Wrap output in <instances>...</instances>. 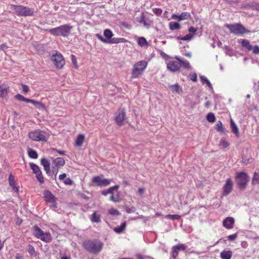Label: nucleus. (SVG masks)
Listing matches in <instances>:
<instances>
[{"mask_svg": "<svg viewBox=\"0 0 259 259\" xmlns=\"http://www.w3.org/2000/svg\"><path fill=\"white\" fill-rule=\"evenodd\" d=\"M104 244L98 239H87L83 241L82 246L91 253L97 254L103 249Z\"/></svg>", "mask_w": 259, "mask_h": 259, "instance_id": "obj_1", "label": "nucleus"}, {"mask_svg": "<svg viewBox=\"0 0 259 259\" xmlns=\"http://www.w3.org/2000/svg\"><path fill=\"white\" fill-rule=\"evenodd\" d=\"M72 28V26L69 24H63L52 29H48L46 31L54 36L67 37L69 35Z\"/></svg>", "mask_w": 259, "mask_h": 259, "instance_id": "obj_2", "label": "nucleus"}, {"mask_svg": "<svg viewBox=\"0 0 259 259\" xmlns=\"http://www.w3.org/2000/svg\"><path fill=\"white\" fill-rule=\"evenodd\" d=\"M32 234L34 237L45 243H50L53 240L52 235L50 232H45L41 229L35 225L32 227Z\"/></svg>", "mask_w": 259, "mask_h": 259, "instance_id": "obj_3", "label": "nucleus"}, {"mask_svg": "<svg viewBox=\"0 0 259 259\" xmlns=\"http://www.w3.org/2000/svg\"><path fill=\"white\" fill-rule=\"evenodd\" d=\"M11 7L15 11L16 14L21 17H31L34 15L35 10L23 5H12Z\"/></svg>", "mask_w": 259, "mask_h": 259, "instance_id": "obj_4", "label": "nucleus"}, {"mask_svg": "<svg viewBox=\"0 0 259 259\" xmlns=\"http://www.w3.org/2000/svg\"><path fill=\"white\" fill-rule=\"evenodd\" d=\"M225 27L230 30L231 33L236 35H240L247 33H250V31L244 27L241 23H235L232 24H226Z\"/></svg>", "mask_w": 259, "mask_h": 259, "instance_id": "obj_5", "label": "nucleus"}, {"mask_svg": "<svg viewBox=\"0 0 259 259\" xmlns=\"http://www.w3.org/2000/svg\"><path fill=\"white\" fill-rule=\"evenodd\" d=\"M147 66V62L145 60L138 61L133 66L132 72V77L133 78H137L139 76L143 74Z\"/></svg>", "mask_w": 259, "mask_h": 259, "instance_id": "obj_6", "label": "nucleus"}, {"mask_svg": "<svg viewBox=\"0 0 259 259\" xmlns=\"http://www.w3.org/2000/svg\"><path fill=\"white\" fill-rule=\"evenodd\" d=\"M28 136L30 139L34 141L47 142L49 134L45 131L37 130L29 133Z\"/></svg>", "mask_w": 259, "mask_h": 259, "instance_id": "obj_7", "label": "nucleus"}, {"mask_svg": "<svg viewBox=\"0 0 259 259\" xmlns=\"http://www.w3.org/2000/svg\"><path fill=\"white\" fill-rule=\"evenodd\" d=\"M249 177L246 173L240 172L236 174V182L239 188L244 190L249 182Z\"/></svg>", "mask_w": 259, "mask_h": 259, "instance_id": "obj_8", "label": "nucleus"}, {"mask_svg": "<svg viewBox=\"0 0 259 259\" xmlns=\"http://www.w3.org/2000/svg\"><path fill=\"white\" fill-rule=\"evenodd\" d=\"M52 61L58 69L62 68L65 64L63 56L60 53H56L55 55H52Z\"/></svg>", "mask_w": 259, "mask_h": 259, "instance_id": "obj_9", "label": "nucleus"}, {"mask_svg": "<svg viewBox=\"0 0 259 259\" xmlns=\"http://www.w3.org/2000/svg\"><path fill=\"white\" fill-rule=\"evenodd\" d=\"M29 166L32 171V172L36 176V180L40 184H44L45 180L42 176V171L40 170L39 166L34 163H29Z\"/></svg>", "mask_w": 259, "mask_h": 259, "instance_id": "obj_10", "label": "nucleus"}, {"mask_svg": "<svg viewBox=\"0 0 259 259\" xmlns=\"http://www.w3.org/2000/svg\"><path fill=\"white\" fill-rule=\"evenodd\" d=\"M15 98L18 101H23L26 103H30L39 109H44V106L42 104H41L40 102H37L34 100L27 99L21 94H18L16 95Z\"/></svg>", "mask_w": 259, "mask_h": 259, "instance_id": "obj_11", "label": "nucleus"}, {"mask_svg": "<svg viewBox=\"0 0 259 259\" xmlns=\"http://www.w3.org/2000/svg\"><path fill=\"white\" fill-rule=\"evenodd\" d=\"M116 123L119 126L122 125L125 119V111L124 109H119L117 110L114 117Z\"/></svg>", "mask_w": 259, "mask_h": 259, "instance_id": "obj_12", "label": "nucleus"}, {"mask_svg": "<svg viewBox=\"0 0 259 259\" xmlns=\"http://www.w3.org/2000/svg\"><path fill=\"white\" fill-rule=\"evenodd\" d=\"M92 181L93 182L95 183L96 185L103 187L109 185L111 183V180L107 179H102L100 177L96 176L95 177H93Z\"/></svg>", "mask_w": 259, "mask_h": 259, "instance_id": "obj_13", "label": "nucleus"}, {"mask_svg": "<svg viewBox=\"0 0 259 259\" xmlns=\"http://www.w3.org/2000/svg\"><path fill=\"white\" fill-rule=\"evenodd\" d=\"M232 189L233 182L230 178H228L223 186V195L224 196H227L231 193Z\"/></svg>", "mask_w": 259, "mask_h": 259, "instance_id": "obj_14", "label": "nucleus"}, {"mask_svg": "<svg viewBox=\"0 0 259 259\" xmlns=\"http://www.w3.org/2000/svg\"><path fill=\"white\" fill-rule=\"evenodd\" d=\"M181 68L180 62L178 60L171 61L167 64V68L172 72H175L180 70Z\"/></svg>", "mask_w": 259, "mask_h": 259, "instance_id": "obj_15", "label": "nucleus"}, {"mask_svg": "<svg viewBox=\"0 0 259 259\" xmlns=\"http://www.w3.org/2000/svg\"><path fill=\"white\" fill-rule=\"evenodd\" d=\"M40 164L42 165L43 168H44L46 174H47L48 176L52 177L51 172L50 162L45 158H42L40 160Z\"/></svg>", "mask_w": 259, "mask_h": 259, "instance_id": "obj_16", "label": "nucleus"}, {"mask_svg": "<svg viewBox=\"0 0 259 259\" xmlns=\"http://www.w3.org/2000/svg\"><path fill=\"white\" fill-rule=\"evenodd\" d=\"M234 224V219L232 217H229L226 218L223 221V226L224 227L227 229H233Z\"/></svg>", "mask_w": 259, "mask_h": 259, "instance_id": "obj_17", "label": "nucleus"}, {"mask_svg": "<svg viewBox=\"0 0 259 259\" xmlns=\"http://www.w3.org/2000/svg\"><path fill=\"white\" fill-rule=\"evenodd\" d=\"M65 160L61 157L56 158L53 160V167L60 168L64 166Z\"/></svg>", "mask_w": 259, "mask_h": 259, "instance_id": "obj_18", "label": "nucleus"}, {"mask_svg": "<svg viewBox=\"0 0 259 259\" xmlns=\"http://www.w3.org/2000/svg\"><path fill=\"white\" fill-rule=\"evenodd\" d=\"M85 137L83 134H79L77 135L76 141H75L74 146L77 147H80L82 145L84 142Z\"/></svg>", "mask_w": 259, "mask_h": 259, "instance_id": "obj_19", "label": "nucleus"}, {"mask_svg": "<svg viewBox=\"0 0 259 259\" xmlns=\"http://www.w3.org/2000/svg\"><path fill=\"white\" fill-rule=\"evenodd\" d=\"M44 195L46 201L50 202H55V197L49 190H46L44 192Z\"/></svg>", "mask_w": 259, "mask_h": 259, "instance_id": "obj_20", "label": "nucleus"}, {"mask_svg": "<svg viewBox=\"0 0 259 259\" xmlns=\"http://www.w3.org/2000/svg\"><path fill=\"white\" fill-rule=\"evenodd\" d=\"M175 59L178 60V62H180L181 67L187 69H190L191 68L190 64L188 61L181 59L177 56L175 57Z\"/></svg>", "mask_w": 259, "mask_h": 259, "instance_id": "obj_21", "label": "nucleus"}, {"mask_svg": "<svg viewBox=\"0 0 259 259\" xmlns=\"http://www.w3.org/2000/svg\"><path fill=\"white\" fill-rule=\"evenodd\" d=\"M232 255L233 252L230 250H223L220 253L222 259H231Z\"/></svg>", "mask_w": 259, "mask_h": 259, "instance_id": "obj_22", "label": "nucleus"}, {"mask_svg": "<svg viewBox=\"0 0 259 259\" xmlns=\"http://www.w3.org/2000/svg\"><path fill=\"white\" fill-rule=\"evenodd\" d=\"M119 186L116 185L113 187H111L109 188V189L103 190L102 192H101V194H102L104 196H106L107 194H111L114 195L113 191L116 190L117 191L119 189Z\"/></svg>", "mask_w": 259, "mask_h": 259, "instance_id": "obj_23", "label": "nucleus"}, {"mask_svg": "<svg viewBox=\"0 0 259 259\" xmlns=\"http://www.w3.org/2000/svg\"><path fill=\"white\" fill-rule=\"evenodd\" d=\"M90 220L93 223H101V215L94 211L90 218Z\"/></svg>", "mask_w": 259, "mask_h": 259, "instance_id": "obj_24", "label": "nucleus"}, {"mask_svg": "<svg viewBox=\"0 0 259 259\" xmlns=\"http://www.w3.org/2000/svg\"><path fill=\"white\" fill-rule=\"evenodd\" d=\"M241 46L244 48L246 49L247 51H250L252 50V46L250 44L248 39H242Z\"/></svg>", "mask_w": 259, "mask_h": 259, "instance_id": "obj_25", "label": "nucleus"}, {"mask_svg": "<svg viewBox=\"0 0 259 259\" xmlns=\"http://www.w3.org/2000/svg\"><path fill=\"white\" fill-rule=\"evenodd\" d=\"M231 131H232V132L236 135V137H239V134L238 127H237L236 123L232 119H231Z\"/></svg>", "mask_w": 259, "mask_h": 259, "instance_id": "obj_26", "label": "nucleus"}, {"mask_svg": "<svg viewBox=\"0 0 259 259\" xmlns=\"http://www.w3.org/2000/svg\"><path fill=\"white\" fill-rule=\"evenodd\" d=\"M27 154L29 157L32 159H37V152L30 148L27 149Z\"/></svg>", "mask_w": 259, "mask_h": 259, "instance_id": "obj_27", "label": "nucleus"}, {"mask_svg": "<svg viewBox=\"0 0 259 259\" xmlns=\"http://www.w3.org/2000/svg\"><path fill=\"white\" fill-rule=\"evenodd\" d=\"M191 18V14L189 12H183L180 14L178 21H183L185 20H189Z\"/></svg>", "mask_w": 259, "mask_h": 259, "instance_id": "obj_28", "label": "nucleus"}, {"mask_svg": "<svg viewBox=\"0 0 259 259\" xmlns=\"http://www.w3.org/2000/svg\"><path fill=\"white\" fill-rule=\"evenodd\" d=\"M126 226V223L123 222L121 225H120L119 227H116L114 228V231H115L117 233H122L123 231H124L125 228Z\"/></svg>", "mask_w": 259, "mask_h": 259, "instance_id": "obj_29", "label": "nucleus"}, {"mask_svg": "<svg viewBox=\"0 0 259 259\" xmlns=\"http://www.w3.org/2000/svg\"><path fill=\"white\" fill-rule=\"evenodd\" d=\"M169 29L173 31L180 28V24L178 22H170L169 23Z\"/></svg>", "mask_w": 259, "mask_h": 259, "instance_id": "obj_30", "label": "nucleus"}, {"mask_svg": "<svg viewBox=\"0 0 259 259\" xmlns=\"http://www.w3.org/2000/svg\"><path fill=\"white\" fill-rule=\"evenodd\" d=\"M104 36L109 40L113 36V33H112L110 29H106L104 31Z\"/></svg>", "mask_w": 259, "mask_h": 259, "instance_id": "obj_31", "label": "nucleus"}, {"mask_svg": "<svg viewBox=\"0 0 259 259\" xmlns=\"http://www.w3.org/2000/svg\"><path fill=\"white\" fill-rule=\"evenodd\" d=\"M259 184V174L256 172L254 173L253 177L252 179V184L257 185Z\"/></svg>", "mask_w": 259, "mask_h": 259, "instance_id": "obj_32", "label": "nucleus"}, {"mask_svg": "<svg viewBox=\"0 0 259 259\" xmlns=\"http://www.w3.org/2000/svg\"><path fill=\"white\" fill-rule=\"evenodd\" d=\"M138 44L140 47H144L147 45L146 39L144 37H139Z\"/></svg>", "mask_w": 259, "mask_h": 259, "instance_id": "obj_33", "label": "nucleus"}, {"mask_svg": "<svg viewBox=\"0 0 259 259\" xmlns=\"http://www.w3.org/2000/svg\"><path fill=\"white\" fill-rule=\"evenodd\" d=\"M206 119L210 122H214L215 117L213 113L209 112L206 116Z\"/></svg>", "mask_w": 259, "mask_h": 259, "instance_id": "obj_34", "label": "nucleus"}, {"mask_svg": "<svg viewBox=\"0 0 259 259\" xmlns=\"http://www.w3.org/2000/svg\"><path fill=\"white\" fill-rule=\"evenodd\" d=\"M9 184L11 187L16 186V182L15 179H14V177L12 174H10L9 175Z\"/></svg>", "mask_w": 259, "mask_h": 259, "instance_id": "obj_35", "label": "nucleus"}, {"mask_svg": "<svg viewBox=\"0 0 259 259\" xmlns=\"http://www.w3.org/2000/svg\"><path fill=\"white\" fill-rule=\"evenodd\" d=\"M193 37V35L189 33L188 34L184 36H178V39L180 40H191V39Z\"/></svg>", "mask_w": 259, "mask_h": 259, "instance_id": "obj_36", "label": "nucleus"}, {"mask_svg": "<svg viewBox=\"0 0 259 259\" xmlns=\"http://www.w3.org/2000/svg\"><path fill=\"white\" fill-rule=\"evenodd\" d=\"M172 247L179 251H185L186 249L187 246L184 244H178L172 246Z\"/></svg>", "mask_w": 259, "mask_h": 259, "instance_id": "obj_37", "label": "nucleus"}, {"mask_svg": "<svg viewBox=\"0 0 259 259\" xmlns=\"http://www.w3.org/2000/svg\"><path fill=\"white\" fill-rule=\"evenodd\" d=\"M8 96V88H3L0 89V97L2 98H6Z\"/></svg>", "mask_w": 259, "mask_h": 259, "instance_id": "obj_38", "label": "nucleus"}, {"mask_svg": "<svg viewBox=\"0 0 259 259\" xmlns=\"http://www.w3.org/2000/svg\"><path fill=\"white\" fill-rule=\"evenodd\" d=\"M215 129L220 132L222 133L224 132L223 123L221 121H217V124H215Z\"/></svg>", "mask_w": 259, "mask_h": 259, "instance_id": "obj_39", "label": "nucleus"}, {"mask_svg": "<svg viewBox=\"0 0 259 259\" xmlns=\"http://www.w3.org/2000/svg\"><path fill=\"white\" fill-rule=\"evenodd\" d=\"M27 252H28L29 254H30L31 256H36V253L35 252L34 247L30 244H29L28 246V249H27Z\"/></svg>", "mask_w": 259, "mask_h": 259, "instance_id": "obj_40", "label": "nucleus"}, {"mask_svg": "<svg viewBox=\"0 0 259 259\" xmlns=\"http://www.w3.org/2000/svg\"><path fill=\"white\" fill-rule=\"evenodd\" d=\"M170 88H171L172 92L177 93H179L181 91L180 87L178 84L170 85Z\"/></svg>", "mask_w": 259, "mask_h": 259, "instance_id": "obj_41", "label": "nucleus"}, {"mask_svg": "<svg viewBox=\"0 0 259 259\" xmlns=\"http://www.w3.org/2000/svg\"><path fill=\"white\" fill-rule=\"evenodd\" d=\"M165 218L171 220H178L180 218V215L179 214H167Z\"/></svg>", "mask_w": 259, "mask_h": 259, "instance_id": "obj_42", "label": "nucleus"}, {"mask_svg": "<svg viewBox=\"0 0 259 259\" xmlns=\"http://www.w3.org/2000/svg\"><path fill=\"white\" fill-rule=\"evenodd\" d=\"M59 167H55L52 166V177H51L53 178V179L56 180V176L58 174V169Z\"/></svg>", "mask_w": 259, "mask_h": 259, "instance_id": "obj_43", "label": "nucleus"}, {"mask_svg": "<svg viewBox=\"0 0 259 259\" xmlns=\"http://www.w3.org/2000/svg\"><path fill=\"white\" fill-rule=\"evenodd\" d=\"M179 251H180L179 250H178L177 249H175V248L172 247L171 254V256L173 258L176 259V258L178 256Z\"/></svg>", "mask_w": 259, "mask_h": 259, "instance_id": "obj_44", "label": "nucleus"}, {"mask_svg": "<svg viewBox=\"0 0 259 259\" xmlns=\"http://www.w3.org/2000/svg\"><path fill=\"white\" fill-rule=\"evenodd\" d=\"M139 22H140L141 23H143L144 26H145L146 27L149 26L148 23L146 22L145 19L144 18V15L143 14H142V15H141L140 20H139Z\"/></svg>", "mask_w": 259, "mask_h": 259, "instance_id": "obj_45", "label": "nucleus"}, {"mask_svg": "<svg viewBox=\"0 0 259 259\" xmlns=\"http://www.w3.org/2000/svg\"><path fill=\"white\" fill-rule=\"evenodd\" d=\"M109 213L113 215H117L119 214V211L115 209L111 208L109 209Z\"/></svg>", "mask_w": 259, "mask_h": 259, "instance_id": "obj_46", "label": "nucleus"}, {"mask_svg": "<svg viewBox=\"0 0 259 259\" xmlns=\"http://www.w3.org/2000/svg\"><path fill=\"white\" fill-rule=\"evenodd\" d=\"M96 36L97 37V38L99 39V40H100L103 42L108 43L109 39L107 38L105 39V38H103V37L101 35L97 33V34H96Z\"/></svg>", "mask_w": 259, "mask_h": 259, "instance_id": "obj_47", "label": "nucleus"}, {"mask_svg": "<svg viewBox=\"0 0 259 259\" xmlns=\"http://www.w3.org/2000/svg\"><path fill=\"white\" fill-rule=\"evenodd\" d=\"M108 43L112 44H119V37H113L109 39Z\"/></svg>", "mask_w": 259, "mask_h": 259, "instance_id": "obj_48", "label": "nucleus"}, {"mask_svg": "<svg viewBox=\"0 0 259 259\" xmlns=\"http://www.w3.org/2000/svg\"><path fill=\"white\" fill-rule=\"evenodd\" d=\"M252 53H253L255 55H258L259 54V47L257 46H255L253 47H252Z\"/></svg>", "mask_w": 259, "mask_h": 259, "instance_id": "obj_49", "label": "nucleus"}, {"mask_svg": "<svg viewBox=\"0 0 259 259\" xmlns=\"http://www.w3.org/2000/svg\"><path fill=\"white\" fill-rule=\"evenodd\" d=\"M237 237V235L236 233L233 234L232 235H230L227 237L228 240L230 241H232L236 239Z\"/></svg>", "mask_w": 259, "mask_h": 259, "instance_id": "obj_50", "label": "nucleus"}, {"mask_svg": "<svg viewBox=\"0 0 259 259\" xmlns=\"http://www.w3.org/2000/svg\"><path fill=\"white\" fill-rule=\"evenodd\" d=\"M21 87H22V90H23V92L24 93H26L29 91V87L27 85L24 84H22Z\"/></svg>", "mask_w": 259, "mask_h": 259, "instance_id": "obj_51", "label": "nucleus"}, {"mask_svg": "<svg viewBox=\"0 0 259 259\" xmlns=\"http://www.w3.org/2000/svg\"><path fill=\"white\" fill-rule=\"evenodd\" d=\"M71 57L72 63H73V65H74V66L76 67V68H77V59H76V57H75V56L74 55H71Z\"/></svg>", "mask_w": 259, "mask_h": 259, "instance_id": "obj_52", "label": "nucleus"}, {"mask_svg": "<svg viewBox=\"0 0 259 259\" xmlns=\"http://www.w3.org/2000/svg\"><path fill=\"white\" fill-rule=\"evenodd\" d=\"M73 182L69 178H66L64 181V183L67 185H71Z\"/></svg>", "mask_w": 259, "mask_h": 259, "instance_id": "obj_53", "label": "nucleus"}, {"mask_svg": "<svg viewBox=\"0 0 259 259\" xmlns=\"http://www.w3.org/2000/svg\"><path fill=\"white\" fill-rule=\"evenodd\" d=\"M118 197H119L118 196H117L116 197H115L114 196L113 194H112L110 197V198H109V200H110V201H112L114 202H119V198H118Z\"/></svg>", "mask_w": 259, "mask_h": 259, "instance_id": "obj_54", "label": "nucleus"}, {"mask_svg": "<svg viewBox=\"0 0 259 259\" xmlns=\"http://www.w3.org/2000/svg\"><path fill=\"white\" fill-rule=\"evenodd\" d=\"M125 212H126L127 213H130L132 212H135V208L134 207H125Z\"/></svg>", "mask_w": 259, "mask_h": 259, "instance_id": "obj_55", "label": "nucleus"}, {"mask_svg": "<svg viewBox=\"0 0 259 259\" xmlns=\"http://www.w3.org/2000/svg\"><path fill=\"white\" fill-rule=\"evenodd\" d=\"M190 79L191 80L196 81L197 80V74L196 73L190 74Z\"/></svg>", "mask_w": 259, "mask_h": 259, "instance_id": "obj_56", "label": "nucleus"}, {"mask_svg": "<svg viewBox=\"0 0 259 259\" xmlns=\"http://www.w3.org/2000/svg\"><path fill=\"white\" fill-rule=\"evenodd\" d=\"M220 143H221V145H222L223 146V147H224L225 148L228 147L229 146V143L224 140L221 141Z\"/></svg>", "mask_w": 259, "mask_h": 259, "instance_id": "obj_57", "label": "nucleus"}, {"mask_svg": "<svg viewBox=\"0 0 259 259\" xmlns=\"http://www.w3.org/2000/svg\"><path fill=\"white\" fill-rule=\"evenodd\" d=\"M197 29L193 27H191L189 28L188 31L190 32V33H194L196 32Z\"/></svg>", "mask_w": 259, "mask_h": 259, "instance_id": "obj_58", "label": "nucleus"}, {"mask_svg": "<svg viewBox=\"0 0 259 259\" xmlns=\"http://www.w3.org/2000/svg\"><path fill=\"white\" fill-rule=\"evenodd\" d=\"M200 79L202 83H206V82L209 81L205 76H200Z\"/></svg>", "mask_w": 259, "mask_h": 259, "instance_id": "obj_59", "label": "nucleus"}, {"mask_svg": "<svg viewBox=\"0 0 259 259\" xmlns=\"http://www.w3.org/2000/svg\"><path fill=\"white\" fill-rule=\"evenodd\" d=\"M144 192V189L142 188H139L138 193L140 196L142 195Z\"/></svg>", "mask_w": 259, "mask_h": 259, "instance_id": "obj_60", "label": "nucleus"}, {"mask_svg": "<svg viewBox=\"0 0 259 259\" xmlns=\"http://www.w3.org/2000/svg\"><path fill=\"white\" fill-rule=\"evenodd\" d=\"M65 178H66V174L65 173H63L61 174V175L59 176V180H63Z\"/></svg>", "mask_w": 259, "mask_h": 259, "instance_id": "obj_61", "label": "nucleus"}, {"mask_svg": "<svg viewBox=\"0 0 259 259\" xmlns=\"http://www.w3.org/2000/svg\"><path fill=\"white\" fill-rule=\"evenodd\" d=\"M127 41V39L124 37H119V43L120 42H125Z\"/></svg>", "mask_w": 259, "mask_h": 259, "instance_id": "obj_62", "label": "nucleus"}, {"mask_svg": "<svg viewBox=\"0 0 259 259\" xmlns=\"http://www.w3.org/2000/svg\"><path fill=\"white\" fill-rule=\"evenodd\" d=\"M179 16H180V15H178L177 14H172V15L171 16V19H175V20H177L178 21Z\"/></svg>", "mask_w": 259, "mask_h": 259, "instance_id": "obj_63", "label": "nucleus"}, {"mask_svg": "<svg viewBox=\"0 0 259 259\" xmlns=\"http://www.w3.org/2000/svg\"><path fill=\"white\" fill-rule=\"evenodd\" d=\"M56 150V152H57L58 153V154H59L61 155H66V152L65 151L58 150Z\"/></svg>", "mask_w": 259, "mask_h": 259, "instance_id": "obj_64", "label": "nucleus"}]
</instances>
